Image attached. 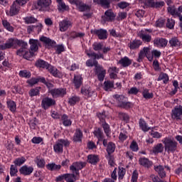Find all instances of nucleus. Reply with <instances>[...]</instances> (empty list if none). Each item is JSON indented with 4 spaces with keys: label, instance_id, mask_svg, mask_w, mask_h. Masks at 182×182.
I'll use <instances>...</instances> for the list:
<instances>
[{
    "label": "nucleus",
    "instance_id": "0eeeda50",
    "mask_svg": "<svg viewBox=\"0 0 182 182\" xmlns=\"http://www.w3.org/2000/svg\"><path fill=\"white\" fill-rule=\"evenodd\" d=\"M56 106V100L49 97H44L41 100V107L43 110H48L50 107Z\"/></svg>",
    "mask_w": 182,
    "mask_h": 182
},
{
    "label": "nucleus",
    "instance_id": "0e129e2a",
    "mask_svg": "<svg viewBox=\"0 0 182 182\" xmlns=\"http://www.w3.org/2000/svg\"><path fill=\"white\" fill-rule=\"evenodd\" d=\"M18 173V167L15 165H11L10 167V176L11 177H15Z\"/></svg>",
    "mask_w": 182,
    "mask_h": 182
},
{
    "label": "nucleus",
    "instance_id": "f03ea898",
    "mask_svg": "<svg viewBox=\"0 0 182 182\" xmlns=\"http://www.w3.org/2000/svg\"><path fill=\"white\" fill-rule=\"evenodd\" d=\"M162 143L164 145L165 151L168 154H174L177 151L178 142L171 137H165L162 139Z\"/></svg>",
    "mask_w": 182,
    "mask_h": 182
},
{
    "label": "nucleus",
    "instance_id": "680f3d73",
    "mask_svg": "<svg viewBox=\"0 0 182 182\" xmlns=\"http://www.w3.org/2000/svg\"><path fill=\"white\" fill-rule=\"evenodd\" d=\"M16 45L26 49L28 48V43L23 40L16 39Z\"/></svg>",
    "mask_w": 182,
    "mask_h": 182
},
{
    "label": "nucleus",
    "instance_id": "cd10ccee",
    "mask_svg": "<svg viewBox=\"0 0 182 182\" xmlns=\"http://www.w3.org/2000/svg\"><path fill=\"white\" fill-rule=\"evenodd\" d=\"M143 44V42L140 40L135 39L132 41H130L129 43L128 44V46L131 50H136L141 46Z\"/></svg>",
    "mask_w": 182,
    "mask_h": 182
},
{
    "label": "nucleus",
    "instance_id": "bb28decb",
    "mask_svg": "<svg viewBox=\"0 0 182 182\" xmlns=\"http://www.w3.org/2000/svg\"><path fill=\"white\" fill-rule=\"evenodd\" d=\"M20 9L21 6H18V3H15L14 1L10 7L9 16H16V15H18V14H19Z\"/></svg>",
    "mask_w": 182,
    "mask_h": 182
},
{
    "label": "nucleus",
    "instance_id": "5fc2aeb1",
    "mask_svg": "<svg viewBox=\"0 0 182 182\" xmlns=\"http://www.w3.org/2000/svg\"><path fill=\"white\" fill-rule=\"evenodd\" d=\"M2 25L4 29H6L9 32H14V28L12 26H11V23L7 20H2Z\"/></svg>",
    "mask_w": 182,
    "mask_h": 182
},
{
    "label": "nucleus",
    "instance_id": "864d4df0",
    "mask_svg": "<svg viewBox=\"0 0 182 182\" xmlns=\"http://www.w3.org/2000/svg\"><path fill=\"white\" fill-rule=\"evenodd\" d=\"M0 69L1 70H8L9 69H12V64H11L8 60L5 59L2 62V65L0 66Z\"/></svg>",
    "mask_w": 182,
    "mask_h": 182
},
{
    "label": "nucleus",
    "instance_id": "c756f323",
    "mask_svg": "<svg viewBox=\"0 0 182 182\" xmlns=\"http://www.w3.org/2000/svg\"><path fill=\"white\" fill-rule=\"evenodd\" d=\"M60 121L65 127H70L72 126V119H69V116L66 114L61 115Z\"/></svg>",
    "mask_w": 182,
    "mask_h": 182
},
{
    "label": "nucleus",
    "instance_id": "052dcab7",
    "mask_svg": "<svg viewBox=\"0 0 182 182\" xmlns=\"http://www.w3.org/2000/svg\"><path fill=\"white\" fill-rule=\"evenodd\" d=\"M97 117L100 119V124H101L102 123L106 122V112H97Z\"/></svg>",
    "mask_w": 182,
    "mask_h": 182
},
{
    "label": "nucleus",
    "instance_id": "393cba45",
    "mask_svg": "<svg viewBox=\"0 0 182 182\" xmlns=\"http://www.w3.org/2000/svg\"><path fill=\"white\" fill-rule=\"evenodd\" d=\"M40 41L41 42H43V43H45L46 46H50V48H54L56 45V41H55V40H52L46 36H41Z\"/></svg>",
    "mask_w": 182,
    "mask_h": 182
},
{
    "label": "nucleus",
    "instance_id": "c03bdc74",
    "mask_svg": "<svg viewBox=\"0 0 182 182\" xmlns=\"http://www.w3.org/2000/svg\"><path fill=\"white\" fill-rule=\"evenodd\" d=\"M41 89H42V87H36L35 88H31L28 92V95H29L30 97H33L35 96H39V95H41Z\"/></svg>",
    "mask_w": 182,
    "mask_h": 182
},
{
    "label": "nucleus",
    "instance_id": "72a5a7b5",
    "mask_svg": "<svg viewBox=\"0 0 182 182\" xmlns=\"http://www.w3.org/2000/svg\"><path fill=\"white\" fill-rule=\"evenodd\" d=\"M170 48H178L181 46V41L177 37H173L169 40Z\"/></svg>",
    "mask_w": 182,
    "mask_h": 182
},
{
    "label": "nucleus",
    "instance_id": "bf43d9fd",
    "mask_svg": "<svg viewBox=\"0 0 182 182\" xmlns=\"http://www.w3.org/2000/svg\"><path fill=\"white\" fill-rule=\"evenodd\" d=\"M164 5H166V3H164V1L154 2V0H152L150 7L151 8H161L162 6H164Z\"/></svg>",
    "mask_w": 182,
    "mask_h": 182
},
{
    "label": "nucleus",
    "instance_id": "c9c22d12",
    "mask_svg": "<svg viewBox=\"0 0 182 182\" xmlns=\"http://www.w3.org/2000/svg\"><path fill=\"white\" fill-rule=\"evenodd\" d=\"M34 161L37 165L38 168H45L46 161L43 158H41V156H36Z\"/></svg>",
    "mask_w": 182,
    "mask_h": 182
},
{
    "label": "nucleus",
    "instance_id": "4be33fe9",
    "mask_svg": "<svg viewBox=\"0 0 182 182\" xmlns=\"http://www.w3.org/2000/svg\"><path fill=\"white\" fill-rule=\"evenodd\" d=\"M82 140H83V132H82V129L77 128L75 129V132L73 136V141L74 143H82Z\"/></svg>",
    "mask_w": 182,
    "mask_h": 182
},
{
    "label": "nucleus",
    "instance_id": "13d9d810",
    "mask_svg": "<svg viewBox=\"0 0 182 182\" xmlns=\"http://www.w3.org/2000/svg\"><path fill=\"white\" fill-rule=\"evenodd\" d=\"M18 75L20 77H25L26 79H29L32 75V74H31V73L27 70H20Z\"/></svg>",
    "mask_w": 182,
    "mask_h": 182
},
{
    "label": "nucleus",
    "instance_id": "49530a36",
    "mask_svg": "<svg viewBox=\"0 0 182 182\" xmlns=\"http://www.w3.org/2000/svg\"><path fill=\"white\" fill-rule=\"evenodd\" d=\"M26 162V158H25V156H21V157L16 158L14 161V166H16V167H21V166H23V164H25Z\"/></svg>",
    "mask_w": 182,
    "mask_h": 182
},
{
    "label": "nucleus",
    "instance_id": "2eb2a0df",
    "mask_svg": "<svg viewBox=\"0 0 182 182\" xmlns=\"http://www.w3.org/2000/svg\"><path fill=\"white\" fill-rule=\"evenodd\" d=\"M91 33L96 35L100 41H105V39H107V30L106 29L100 28L91 30Z\"/></svg>",
    "mask_w": 182,
    "mask_h": 182
},
{
    "label": "nucleus",
    "instance_id": "2f4dec72",
    "mask_svg": "<svg viewBox=\"0 0 182 182\" xmlns=\"http://www.w3.org/2000/svg\"><path fill=\"white\" fill-rule=\"evenodd\" d=\"M139 129H141V130L142 132H144V133H147V132H149V129L150 128H149V124H147V122H146V120H144V119L141 118L139 120Z\"/></svg>",
    "mask_w": 182,
    "mask_h": 182
},
{
    "label": "nucleus",
    "instance_id": "338daca9",
    "mask_svg": "<svg viewBox=\"0 0 182 182\" xmlns=\"http://www.w3.org/2000/svg\"><path fill=\"white\" fill-rule=\"evenodd\" d=\"M80 93L87 97H90L92 94L90 93V89H86L85 87H82L80 90Z\"/></svg>",
    "mask_w": 182,
    "mask_h": 182
},
{
    "label": "nucleus",
    "instance_id": "39448f33",
    "mask_svg": "<svg viewBox=\"0 0 182 182\" xmlns=\"http://www.w3.org/2000/svg\"><path fill=\"white\" fill-rule=\"evenodd\" d=\"M77 9L79 12H86L83 14L88 19L92 18L93 13L90 12L92 11V5L87 4L84 3L82 0L80 1L77 5Z\"/></svg>",
    "mask_w": 182,
    "mask_h": 182
},
{
    "label": "nucleus",
    "instance_id": "7ed1b4c3",
    "mask_svg": "<svg viewBox=\"0 0 182 182\" xmlns=\"http://www.w3.org/2000/svg\"><path fill=\"white\" fill-rule=\"evenodd\" d=\"M70 141L68 139H59L53 145L54 153L56 154H62L63 153V147H69Z\"/></svg>",
    "mask_w": 182,
    "mask_h": 182
},
{
    "label": "nucleus",
    "instance_id": "774afa93",
    "mask_svg": "<svg viewBox=\"0 0 182 182\" xmlns=\"http://www.w3.org/2000/svg\"><path fill=\"white\" fill-rule=\"evenodd\" d=\"M139 180V171L137 170H134L132 173L131 182H137Z\"/></svg>",
    "mask_w": 182,
    "mask_h": 182
},
{
    "label": "nucleus",
    "instance_id": "a19ab883",
    "mask_svg": "<svg viewBox=\"0 0 182 182\" xmlns=\"http://www.w3.org/2000/svg\"><path fill=\"white\" fill-rule=\"evenodd\" d=\"M76 38H85V33H79L75 31H71L69 34V39L73 41V39H76Z\"/></svg>",
    "mask_w": 182,
    "mask_h": 182
},
{
    "label": "nucleus",
    "instance_id": "b1692460",
    "mask_svg": "<svg viewBox=\"0 0 182 182\" xmlns=\"http://www.w3.org/2000/svg\"><path fill=\"white\" fill-rule=\"evenodd\" d=\"M92 133L98 140L97 142V144L105 139V133H103V130H102V128L100 127H95Z\"/></svg>",
    "mask_w": 182,
    "mask_h": 182
},
{
    "label": "nucleus",
    "instance_id": "9b49d317",
    "mask_svg": "<svg viewBox=\"0 0 182 182\" xmlns=\"http://www.w3.org/2000/svg\"><path fill=\"white\" fill-rule=\"evenodd\" d=\"M164 168H166L168 171H171V168L168 165H165L164 166H163V165L154 166V170H155L160 178H166V173Z\"/></svg>",
    "mask_w": 182,
    "mask_h": 182
},
{
    "label": "nucleus",
    "instance_id": "7c9ffc66",
    "mask_svg": "<svg viewBox=\"0 0 182 182\" xmlns=\"http://www.w3.org/2000/svg\"><path fill=\"white\" fill-rule=\"evenodd\" d=\"M28 43L30 45V49L32 52H36L38 49H39V47L38 46V45H39V41L31 38Z\"/></svg>",
    "mask_w": 182,
    "mask_h": 182
},
{
    "label": "nucleus",
    "instance_id": "58836bf2",
    "mask_svg": "<svg viewBox=\"0 0 182 182\" xmlns=\"http://www.w3.org/2000/svg\"><path fill=\"white\" fill-rule=\"evenodd\" d=\"M47 170H49V171H59L60 168H62V166L57 165L55 163L48 164L46 166Z\"/></svg>",
    "mask_w": 182,
    "mask_h": 182
},
{
    "label": "nucleus",
    "instance_id": "f8f14e48",
    "mask_svg": "<svg viewBox=\"0 0 182 182\" xmlns=\"http://www.w3.org/2000/svg\"><path fill=\"white\" fill-rule=\"evenodd\" d=\"M138 163L143 168L149 170L153 167L154 163L153 161L149 160V158L146 156H141L139 159Z\"/></svg>",
    "mask_w": 182,
    "mask_h": 182
},
{
    "label": "nucleus",
    "instance_id": "6ab92c4d",
    "mask_svg": "<svg viewBox=\"0 0 182 182\" xmlns=\"http://www.w3.org/2000/svg\"><path fill=\"white\" fill-rule=\"evenodd\" d=\"M57 3V9L58 12H69L70 7L69 6L66 5L63 0H55Z\"/></svg>",
    "mask_w": 182,
    "mask_h": 182
},
{
    "label": "nucleus",
    "instance_id": "6e6552de",
    "mask_svg": "<svg viewBox=\"0 0 182 182\" xmlns=\"http://www.w3.org/2000/svg\"><path fill=\"white\" fill-rule=\"evenodd\" d=\"M85 166L86 164L84 162H75L70 166V170L73 173L71 174H75V176H76V181L77 180V176H80V174L79 171H80V170H82Z\"/></svg>",
    "mask_w": 182,
    "mask_h": 182
},
{
    "label": "nucleus",
    "instance_id": "a211bd4d",
    "mask_svg": "<svg viewBox=\"0 0 182 182\" xmlns=\"http://www.w3.org/2000/svg\"><path fill=\"white\" fill-rule=\"evenodd\" d=\"M47 70L54 77H57L58 79H60V77H62V72H60L59 70H58V68H56V67H55L50 64L48 65V68H47Z\"/></svg>",
    "mask_w": 182,
    "mask_h": 182
},
{
    "label": "nucleus",
    "instance_id": "37998d69",
    "mask_svg": "<svg viewBox=\"0 0 182 182\" xmlns=\"http://www.w3.org/2000/svg\"><path fill=\"white\" fill-rule=\"evenodd\" d=\"M141 94L144 99H146V100L153 99V97H154V94H153V92H150V90L147 88L144 89Z\"/></svg>",
    "mask_w": 182,
    "mask_h": 182
},
{
    "label": "nucleus",
    "instance_id": "3c124183",
    "mask_svg": "<svg viewBox=\"0 0 182 182\" xmlns=\"http://www.w3.org/2000/svg\"><path fill=\"white\" fill-rule=\"evenodd\" d=\"M23 20L26 25H31V23H36V22H38V18L32 16L23 17Z\"/></svg>",
    "mask_w": 182,
    "mask_h": 182
},
{
    "label": "nucleus",
    "instance_id": "a18cd8bd",
    "mask_svg": "<svg viewBox=\"0 0 182 182\" xmlns=\"http://www.w3.org/2000/svg\"><path fill=\"white\" fill-rule=\"evenodd\" d=\"M147 53H149V48L144 47L143 48V50H141L139 53V57L137 59V62H139V63L141 62H143V59H144V56H146V55H147Z\"/></svg>",
    "mask_w": 182,
    "mask_h": 182
},
{
    "label": "nucleus",
    "instance_id": "69168bd1",
    "mask_svg": "<svg viewBox=\"0 0 182 182\" xmlns=\"http://www.w3.org/2000/svg\"><path fill=\"white\" fill-rule=\"evenodd\" d=\"M167 11L172 16H174V15L178 16V11H177L175 6H168Z\"/></svg>",
    "mask_w": 182,
    "mask_h": 182
},
{
    "label": "nucleus",
    "instance_id": "e2e57ef3",
    "mask_svg": "<svg viewBox=\"0 0 182 182\" xmlns=\"http://www.w3.org/2000/svg\"><path fill=\"white\" fill-rule=\"evenodd\" d=\"M92 48L95 52H99L103 49V43H94L92 44Z\"/></svg>",
    "mask_w": 182,
    "mask_h": 182
},
{
    "label": "nucleus",
    "instance_id": "aec40b11",
    "mask_svg": "<svg viewBox=\"0 0 182 182\" xmlns=\"http://www.w3.org/2000/svg\"><path fill=\"white\" fill-rule=\"evenodd\" d=\"M21 176H31L33 173V166H29L28 165H23L21 166L18 170Z\"/></svg>",
    "mask_w": 182,
    "mask_h": 182
},
{
    "label": "nucleus",
    "instance_id": "e433bc0d",
    "mask_svg": "<svg viewBox=\"0 0 182 182\" xmlns=\"http://www.w3.org/2000/svg\"><path fill=\"white\" fill-rule=\"evenodd\" d=\"M115 151H116V144H114V142L109 141L106 149V151L107 153V156H112V154H113V153Z\"/></svg>",
    "mask_w": 182,
    "mask_h": 182
},
{
    "label": "nucleus",
    "instance_id": "9d476101",
    "mask_svg": "<svg viewBox=\"0 0 182 182\" xmlns=\"http://www.w3.org/2000/svg\"><path fill=\"white\" fill-rule=\"evenodd\" d=\"M73 83L75 89H80V87L83 86V75L80 74L79 72H76L74 74Z\"/></svg>",
    "mask_w": 182,
    "mask_h": 182
},
{
    "label": "nucleus",
    "instance_id": "423d86ee",
    "mask_svg": "<svg viewBox=\"0 0 182 182\" xmlns=\"http://www.w3.org/2000/svg\"><path fill=\"white\" fill-rule=\"evenodd\" d=\"M51 4L52 0H38L37 2L34 4V8L43 12H49V11H50Z\"/></svg>",
    "mask_w": 182,
    "mask_h": 182
},
{
    "label": "nucleus",
    "instance_id": "1a4fd4ad",
    "mask_svg": "<svg viewBox=\"0 0 182 182\" xmlns=\"http://www.w3.org/2000/svg\"><path fill=\"white\" fill-rule=\"evenodd\" d=\"M53 99H58V97H65L66 96V88L59 87L54 88L49 91Z\"/></svg>",
    "mask_w": 182,
    "mask_h": 182
},
{
    "label": "nucleus",
    "instance_id": "6e6d98bb",
    "mask_svg": "<svg viewBox=\"0 0 182 182\" xmlns=\"http://www.w3.org/2000/svg\"><path fill=\"white\" fill-rule=\"evenodd\" d=\"M161 80H163L164 85H167L169 78H168V75H167V73H161L159 75V76L157 78V81L160 82Z\"/></svg>",
    "mask_w": 182,
    "mask_h": 182
},
{
    "label": "nucleus",
    "instance_id": "79ce46f5",
    "mask_svg": "<svg viewBox=\"0 0 182 182\" xmlns=\"http://www.w3.org/2000/svg\"><path fill=\"white\" fill-rule=\"evenodd\" d=\"M101 127H102L105 134H106L107 137H109L112 133V130L110 129V125L107 124V122H102L100 124Z\"/></svg>",
    "mask_w": 182,
    "mask_h": 182
},
{
    "label": "nucleus",
    "instance_id": "473e14b6",
    "mask_svg": "<svg viewBox=\"0 0 182 182\" xmlns=\"http://www.w3.org/2000/svg\"><path fill=\"white\" fill-rule=\"evenodd\" d=\"M119 65H122L123 68H128L132 63V60L127 56H124L119 60Z\"/></svg>",
    "mask_w": 182,
    "mask_h": 182
},
{
    "label": "nucleus",
    "instance_id": "de8ad7c7",
    "mask_svg": "<svg viewBox=\"0 0 182 182\" xmlns=\"http://www.w3.org/2000/svg\"><path fill=\"white\" fill-rule=\"evenodd\" d=\"M139 38L144 42V43H149V42H151V35L147 33H140Z\"/></svg>",
    "mask_w": 182,
    "mask_h": 182
},
{
    "label": "nucleus",
    "instance_id": "ddd939ff",
    "mask_svg": "<svg viewBox=\"0 0 182 182\" xmlns=\"http://www.w3.org/2000/svg\"><path fill=\"white\" fill-rule=\"evenodd\" d=\"M65 180L67 182H75L76 181V175L71 173H64L56 177L55 181L60 182Z\"/></svg>",
    "mask_w": 182,
    "mask_h": 182
},
{
    "label": "nucleus",
    "instance_id": "20e7f679",
    "mask_svg": "<svg viewBox=\"0 0 182 182\" xmlns=\"http://www.w3.org/2000/svg\"><path fill=\"white\" fill-rule=\"evenodd\" d=\"M114 99L117 100L118 107H121V109H125V110H129L133 107V104L130 102H127L126 99H127L123 95H115L113 96Z\"/></svg>",
    "mask_w": 182,
    "mask_h": 182
},
{
    "label": "nucleus",
    "instance_id": "4d7b16f0",
    "mask_svg": "<svg viewBox=\"0 0 182 182\" xmlns=\"http://www.w3.org/2000/svg\"><path fill=\"white\" fill-rule=\"evenodd\" d=\"M126 176V168L119 166L118 168V180H123Z\"/></svg>",
    "mask_w": 182,
    "mask_h": 182
},
{
    "label": "nucleus",
    "instance_id": "5701e85b",
    "mask_svg": "<svg viewBox=\"0 0 182 182\" xmlns=\"http://www.w3.org/2000/svg\"><path fill=\"white\" fill-rule=\"evenodd\" d=\"M14 45H16V39L9 38L6 43L0 45V50H5L6 49H11Z\"/></svg>",
    "mask_w": 182,
    "mask_h": 182
},
{
    "label": "nucleus",
    "instance_id": "f704fd0d",
    "mask_svg": "<svg viewBox=\"0 0 182 182\" xmlns=\"http://www.w3.org/2000/svg\"><path fill=\"white\" fill-rule=\"evenodd\" d=\"M7 108L11 112V113H15L16 112V102L12 100H7L6 101Z\"/></svg>",
    "mask_w": 182,
    "mask_h": 182
},
{
    "label": "nucleus",
    "instance_id": "c85d7f7f",
    "mask_svg": "<svg viewBox=\"0 0 182 182\" xmlns=\"http://www.w3.org/2000/svg\"><path fill=\"white\" fill-rule=\"evenodd\" d=\"M151 53V55H146V58L149 60V62H151L154 58H155V59H160L161 56V51L156 49L152 50Z\"/></svg>",
    "mask_w": 182,
    "mask_h": 182
},
{
    "label": "nucleus",
    "instance_id": "09e8293b",
    "mask_svg": "<svg viewBox=\"0 0 182 182\" xmlns=\"http://www.w3.org/2000/svg\"><path fill=\"white\" fill-rule=\"evenodd\" d=\"M114 87V82L110 80H106L104 82L103 89L105 92H107L110 89Z\"/></svg>",
    "mask_w": 182,
    "mask_h": 182
},
{
    "label": "nucleus",
    "instance_id": "4c0bfd02",
    "mask_svg": "<svg viewBox=\"0 0 182 182\" xmlns=\"http://www.w3.org/2000/svg\"><path fill=\"white\" fill-rule=\"evenodd\" d=\"M49 65V63L42 59H39L35 63V66H36V68H41L42 69H48Z\"/></svg>",
    "mask_w": 182,
    "mask_h": 182
},
{
    "label": "nucleus",
    "instance_id": "412c9836",
    "mask_svg": "<svg viewBox=\"0 0 182 182\" xmlns=\"http://www.w3.org/2000/svg\"><path fill=\"white\" fill-rule=\"evenodd\" d=\"M59 28L60 32H66L69 28H72V21L64 19L59 22Z\"/></svg>",
    "mask_w": 182,
    "mask_h": 182
},
{
    "label": "nucleus",
    "instance_id": "f257e3e1",
    "mask_svg": "<svg viewBox=\"0 0 182 182\" xmlns=\"http://www.w3.org/2000/svg\"><path fill=\"white\" fill-rule=\"evenodd\" d=\"M85 53L88 58H91L86 60V66H87V68H93V66H95L94 72L97 76L98 80L103 82L105 77H106V69H105L102 65H99L97 60H99V59H103V60H105V55L103 53H96L95 51H86Z\"/></svg>",
    "mask_w": 182,
    "mask_h": 182
},
{
    "label": "nucleus",
    "instance_id": "4468645a",
    "mask_svg": "<svg viewBox=\"0 0 182 182\" xmlns=\"http://www.w3.org/2000/svg\"><path fill=\"white\" fill-rule=\"evenodd\" d=\"M171 119L173 120H181L182 116V105L176 106L172 110L171 113Z\"/></svg>",
    "mask_w": 182,
    "mask_h": 182
},
{
    "label": "nucleus",
    "instance_id": "603ef678",
    "mask_svg": "<svg viewBox=\"0 0 182 182\" xmlns=\"http://www.w3.org/2000/svg\"><path fill=\"white\" fill-rule=\"evenodd\" d=\"M110 0H98L97 5H100L102 8H105V9H109L110 8Z\"/></svg>",
    "mask_w": 182,
    "mask_h": 182
},
{
    "label": "nucleus",
    "instance_id": "8fccbe9b",
    "mask_svg": "<svg viewBox=\"0 0 182 182\" xmlns=\"http://www.w3.org/2000/svg\"><path fill=\"white\" fill-rule=\"evenodd\" d=\"M164 150L163 144L159 143L154 146L152 151L154 154H159V153H163Z\"/></svg>",
    "mask_w": 182,
    "mask_h": 182
},
{
    "label": "nucleus",
    "instance_id": "f3484780",
    "mask_svg": "<svg viewBox=\"0 0 182 182\" xmlns=\"http://www.w3.org/2000/svg\"><path fill=\"white\" fill-rule=\"evenodd\" d=\"M168 43V41L164 38L157 37L154 40V45L156 48H166Z\"/></svg>",
    "mask_w": 182,
    "mask_h": 182
},
{
    "label": "nucleus",
    "instance_id": "dca6fc26",
    "mask_svg": "<svg viewBox=\"0 0 182 182\" xmlns=\"http://www.w3.org/2000/svg\"><path fill=\"white\" fill-rule=\"evenodd\" d=\"M102 18L104 22H113L116 18V14H114L112 9H108Z\"/></svg>",
    "mask_w": 182,
    "mask_h": 182
},
{
    "label": "nucleus",
    "instance_id": "ea45409f",
    "mask_svg": "<svg viewBox=\"0 0 182 182\" xmlns=\"http://www.w3.org/2000/svg\"><path fill=\"white\" fill-rule=\"evenodd\" d=\"M80 102V97L77 95H73L68 98V103L70 106H75L77 103Z\"/></svg>",
    "mask_w": 182,
    "mask_h": 182
},
{
    "label": "nucleus",
    "instance_id": "a878e982",
    "mask_svg": "<svg viewBox=\"0 0 182 182\" xmlns=\"http://www.w3.org/2000/svg\"><path fill=\"white\" fill-rule=\"evenodd\" d=\"M87 163H89V164L96 166L99 163V161H100V158L99 157V155L89 154L87 156Z\"/></svg>",
    "mask_w": 182,
    "mask_h": 182
}]
</instances>
